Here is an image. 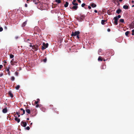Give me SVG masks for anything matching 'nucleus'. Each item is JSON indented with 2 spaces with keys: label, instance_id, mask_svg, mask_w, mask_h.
I'll list each match as a JSON object with an SVG mask.
<instances>
[{
  "label": "nucleus",
  "instance_id": "64",
  "mask_svg": "<svg viewBox=\"0 0 134 134\" xmlns=\"http://www.w3.org/2000/svg\"><path fill=\"white\" fill-rule=\"evenodd\" d=\"M132 7H134V4L133 5H132Z\"/></svg>",
  "mask_w": 134,
  "mask_h": 134
},
{
  "label": "nucleus",
  "instance_id": "45",
  "mask_svg": "<svg viewBox=\"0 0 134 134\" xmlns=\"http://www.w3.org/2000/svg\"><path fill=\"white\" fill-rule=\"evenodd\" d=\"M76 36V37L78 39H79V38L80 37L79 36V35H77Z\"/></svg>",
  "mask_w": 134,
  "mask_h": 134
},
{
  "label": "nucleus",
  "instance_id": "52",
  "mask_svg": "<svg viewBox=\"0 0 134 134\" xmlns=\"http://www.w3.org/2000/svg\"><path fill=\"white\" fill-rule=\"evenodd\" d=\"M3 75V73L1 74H0V77L2 76Z\"/></svg>",
  "mask_w": 134,
  "mask_h": 134
},
{
  "label": "nucleus",
  "instance_id": "62",
  "mask_svg": "<svg viewBox=\"0 0 134 134\" xmlns=\"http://www.w3.org/2000/svg\"><path fill=\"white\" fill-rule=\"evenodd\" d=\"M119 1L120 2H121L122 1V0H119Z\"/></svg>",
  "mask_w": 134,
  "mask_h": 134
},
{
  "label": "nucleus",
  "instance_id": "35",
  "mask_svg": "<svg viewBox=\"0 0 134 134\" xmlns=\"http://www.w3.org/2000/svg\"><path fill=\"white\" fill-rule=\"evenodd\" d=\"M15 74L16 75L18 76V73L17 72H15Z\"/></svg>",
  "mask_w": 134,
  "mask_h": 134
},
{
  "label": "nucleus",
  "instance_id": "11",
  "mask_svg": "<svg viewBox=\"0 0 134 134\" xmlns=\"http://www.w3.org/2000/svg\"><path fill=\"white\" fill-rule=\"evenodd\" d=\"M8 94L9 96H10L12 98L13 97V94L10 91H9L8 93Z\"/></svg>",
  "mask_w": 134,
  "mask_h": 134
},
{
  "label": "nucleus",
  "instance_id": "61",
  "mask_svg": "<svg viewBox=\"0 0 134 134\" xmlns=\"http://www.w3.org/2000/svg\"><path fill=\"white\" fill-rule=\"evenodd\" d=\"M18 115V117H20V115H19H19Z\"/></svg>",
  "mask_w": 134,
  "mask_h": 134
},
{
  "label": "nucleus",
  "instance_id": "43",
  "mask_svg": "<svg viewBox=\"0 0 134 134\" xmlns=\"http://www.w3.org/2000/svg\"><path fill=\"white\" fill-rule=\"evenodd\" d=\"M101 49H99L98 51V53L99 54H99L100 52H101Z\"/></svg>",
  "mask_w": 134,
  "mask_h": 134
},
{
  "label": "nucleus",
  "instance_id": "37",
  "mask_svg": "<svg viewBox=\"0 0 134 134\" xmlns=\"http://www.w3.org/2000/svg\"><path fill=\"white\" fill-rule=\"evenodd\" d=\"M47 58H46L45 59H44L43 60V61L44 62H46L47 61Z\"/></svg>",
  "mask_w": 134,
  "mask_h": 134
},
{
  "label": "nucleus",
  "instance_id": "23",
  "mask_svg": "<svg viewBox=\"0 0 134 134\" xmlns=\"http://www.w3.org/2000/svg\"><path fill=\"white\" fill-rule=\"evenodd\" d=\"M20 87V86L19 85H18L16 87H15V88L17 90H18L19 89V88Z\"/></svg>",
  "mask_w": 134,
  "mask_h": 134
},
{
  "label": "nucleus",
  "instance_id": "33",
  "mask_svg": "<svg viewBox=\"0 0 134 134\" xmlns=\"http://www.w3.org/2000/svg\"><path fill=\"white\" fill-rule=\"evenodd\" d=\"M23 113L21 114V115H23L24 114H25V110H23Z\"/></svg>",
  "mask_w": 134,
  "mask_h": 134
},
{
  "label": "nucleus",
  "instance_id": "9",
  "mask_svg": "<svg viewBox=\"0 0 134 134\" xmlns=\"http://www.w3.org/2000/svg\"><path fill=\"white\" fill-rule=\"evenodd\" d=\"M130 29H133L134 28V21L131 22L130 25Z\"/></svg>",
  "mask_w": 134,
  "mask_h": 134
},
{
  "label": "nucleus",
  "instance_id": "46",
  "mask_svg": "<svg viewBox=\"0 0 134 134\" xmlns=\"http://www.w3.org/2000/svg\"><path fill=\"white\" fill-rule=\"evenodd\" d=\"M88 8L89 9H90L91 8V7L90 6H88Z\"/></svg>",
  "mask_w": 134,
  "mask_h": 134
},
{
  "label": "nucleus",
  "instance_id": "34",
  "mask_svg": "<svg viewBox=\"0 0 134 134\" xmlns=\"http://www.w3.org/2000/svg\"><path fill=\"white\" fill-rule=\"evenodd\" d=\"M85 4L84 3H83L81 4V6L82 7H84L85 5Z\"/></svg>",
  "mask_w": 134,
  "mask_h": 134
},
{
  "label": "nucleus",
  "instance_id": "32",
  "mask_svg": "<svg viewBox=\"0 0 134 134\" xmlns=\"http://www.w3.org/2000/svg\"><path fill=\"white\" fill-rule=\"evenodd\" d=\"M116 17L118 19H119V18H121V16L120 15H119L118 16H116Z\"/></svg>",
  "mask_w": 134,
  "mask_h": 134
},
{
  "label": "nucleus",
  "instance_id": "28",
  "mask_svg": "<svg viewBox=\"0 0 134 134\" xmlns=\"http://www.w3.org/2000/svg\"><path fill=\"white\" fill-rule=\"evenodd\" d=\"M98 60L99 61H102V59L100 57H99L98 59Z\"/></svg>",
  "mask_w": 134,
  "mask_h": 134
},
{
  "label": "nucleus",
  "instance_id": "17",
  "mask_svg": "<svg viewBox=\"0 0 134 134\" xmlns=\"http://www.w3.org/2000/svg\"><path fill=\"white\" fill-rule=\"evenodd\" d=\"M26 24H27V21H25L24 22V23H23V24H22V27H24L26 25Z\"/></svg>",
  "mask_w": 134,
  "mask_h": 134
},
{
  "label": "nucleus",
  "instance_id": "40",
  "mask_svg": "<svg viewBox=\"0 0 134 134\" xmlns=\"http://www.w3.org/2000/svg\"><path fill=\"white\" fill-rule=\"evenodd\" d=\"M33 2L35 3V4H37V3H38L36 2V0H33Z\"/></svg>",
  "mask_w": 134,
  "mask_h": 134
},
{
  "label": "nucleus",
  "instance_id": "24",
  "mask_svg": "<svg viewBox=\"0 0 134 134\" xmlns=\"http://www.w3.org/2000/svg\"><path fill=\"white\" fill-rule=\"evenodd\" d=\"M130 33V32L129 31H127L125 33V35L126 36H127Z\"/></svg>",
  "mask_w": 134,
  "mask_h": 134
},
{
  "label": "nucleus",
  "instance_id": "30",
  "mask_svg": "<svg viewBox=\"0 0 134 134\" xmlns=\"http://www.w3.org/2000/svg\"><path fill=\"white\" fill-rule=\"evenodd\" d=\"M11 80H12L14 81L15 80V78L14 76H12L11 78Z\"/></svg>",
  "mask_w": 134,
  "mask_h": 134
},
{
  "label": "nucleus",
  "instance_id": "4",
  "mask_svg": "<svg viewBox=\"0 0 134 134\" xmlns=\"http://www.w3.org/2000/svg\"><path fill=\"white\" fill-rule=\"evenodd\" d=\"M113 19L114 20V24L116 25H117L118 24V19L116 17H115Z\"/></svg>",
  "mask_w": 134,
  "mask_h": 134
},
{
  "label": "nucleus",
  "instance_id": "13",
  "mask_svg": "<svg viewBox=\"0 0 134 134\" xmlns=\"http://www.w3.org/2000/svg\"><path fill=\"white\" fill-rule=\"evenodd\" d=\"M3 112L4 113H6L7 111V110L6 108H4L2 110Z\"/></svg>",
  "mask_w": 134,
  "mask_h": 134
},
{
  "label": "nucleus",
  "instance_id": "8",
  "mask_svg": "<svg viewBox=\"0 0 134 134\" xmlns=\"http://www.w3.org/2000/svg\"><path fill=\"white\" fill-rule=\"evenodd\" d=\"M21 125L24 127H25L27 125V123L26 122L22 121L21 122Z\"/></svg>",
  "mask_w": 134,
  "mask_h": 134
},
{
  "label": "nucleus",
  "instance_id": "36",
  "mask_svg": "<svg viewBox=\"0 0 134 134\" xmlns=\"http://www.w3.org/2000/svg\"><path fill=\"white\" fill-rule=\"evenodd\" d=\"M26 129L27 130H29L30 129V127L29 126H27L26 128Z\"/></svg>",
  "mask_w": 134,
  "mask_h": 134
},
{
  "label": "nucleus",
  "instance_id": "44",
  "mask_svg": "<svg viewBox=\"0 0 134 134\" xmlns=\"http://www.w3.org/2000/svg\"><path fill=\"white\" fill-rule=\"evenodd\" d=\"M19 38V37L18 36H15V38L16 39H18Z\"/></svg>",
  "mask_w": 134,
  "mask_h": 134
},
{
  "label": "nucleus",
  "instance_id": "31",
  "mask_svg": "<svg viewBox=\"0 0 134 134\" xmlns=\"http://www.w3.org/2000/svg\"><path fill=\"white\" fill-rule=\"evenodd\" d=\"M20 112H21V111H19L18 112V111L16 112V114L17 115H18L19 114Z\"/></svg>",
  "mask_w": 134,
  "mask_h": 134
},
{
  "label": "nucleus",
  "instance_id": "47",
  "mask_svg": "<svg viewBox=\"0 0 134 134\" xmlns=\"http://www.w3.org/2000/svg\"><path fill=\"white\" fill-rule=\"evenodd\" d=\"M107 31L108 32H110V29H107Z\"/></svg>",
  "mask_w": 134,
  "mask_h": 134
},
{
  "label": "nucleus",
  "instance_id": "55",
  "mask_svg": "<svg viewBox=\"0 0 134 134\" xmlns=\"http://www.w3.org/2000/svg\"><path fill=\"white\" fill-rule=\"evenodd\" d=\"M20 109L21 110H22V111H23V110H24V109L23 108H20Z\"/></svg>",
  "mask_w": 134,
  "mask_h": 134
},
{
  "label": "nucleus",
  "instance_id": "50",
  "mask_svg": "<svg viewBox=\"0 0 134 134\" xmlns=\"http://www.w3.org/2000/svg\"><path fill=\"white\" fill-rule=\"evenodd\" d=\"M3 62H4V63H5V64H6V63H7V62H6V60H4L3 61Z\"/></svg>",
  "mask_w": 134,
  "mask_h": 134
},
{
  "label": "nucleus",
  "instance_id": "10",
  "mask_svg": "<svg viewBox=\"0 0 134 134\" xmlns=\"http://www.w3.org/2000/svg\"><path fill=\"white\" fill-rule=\"evenodd\" d=\"M14 120L17 122L18 123H19L20 122V119L19 118H18L16 116H15Z\"/></svg>",
  "mask_w": 134,
  "mask_h": 134
},
{
  "label": "nucleus",
  "instance_id": "16",
  "mask_svg": "<svg viewBox=\"0 0 134 134\" xmlns=\"http://www.w3.org/2000/svg\"><path fill=\"white\" fill-rule=\"evenodd\" d=\"M123 8L125 9H128L129 6L127 5H124L123 7Z\"/></svg>",
  "mask_w": 134,
  "mask_h": 134
},
{
  "label": "nucleus",
  "instance_id": "49",
  "mask_svg": "<svg viewBox=\"0 0 134 134\" xmlns=\"http://www.w3.org/2000/svg\"><path fill=\"white\" fill-rule=\"evenodd\" d=\"M7 71V72L9 71V69H7L6 68Z\"/></svg>",
  "mask_w": 134,
  "mask_h": 134
},
{
  "label": "nucleus",
  "instance_id": "39",
  "mask_svg": "<svg viewBox=\"0 0 134 134\" xmlns=\"http://www.w3.org/2000/svg\"><path fill=\"white\" fill-rule=\"evenodd\" d=\"M76 1V0H73L72 2V4L75 3Z\"/></svg>",
  "mask_w": 134,
  "mask_h": 134
},
{
  "label": "nucleus",
  "instance_id": "15",
  "mask_svg": "<svg viewBox=\"0 0 134 134\" xmlns=\"http://www.w3.org/2000/svg\"><path fill=\"white\" fill-rule=\"evenodd\" d=\"M106 66L105 65H102L101 67V68L102 69H104L106 68Z\"/></svg>",
  "mask_w": 134,
  "mask_h": 134
},
{
  "label": "nucleus",
  "instance_id": "22",
  "mask_svg": "<svg viewBox=\"0 0 134 134\" xmlns=\"http://www.w3.org/2000/svg\"><path fill=\"white\" fill-rule=\"evenodd\" d=\"M105 21V20H102L101 21V24L102 25L104 24V23Z\"/></svg>",
  "mask_w": 134,
  "mask_h": 134
},
{
  "label": "nucleus",
  "instance_id": "12",
  "mask_svg": "<svg viewBox=\"0 0 134 134\" xmlns=\"http://www.w3.org/2000/svg\"><path fill=\"white\" fill-rule=\"evenodd\" d=\"M91 6L93 8H94L96 7V5L94 3H93L91 4Z\"/></svg>",
  "mask_w": 134,
  "mask_h": 134
},
{
  "label": "nucleus",
  "instance_id": "53",
  "mask_svg": "<svg viewBox=\"0 0 134 134\" xmlns=\"http://www.w3.org/2000/svg\"><path fill=\"white\" fill-rule=\"evenodd\" d=\"M94 12L96 13H97V11L96 10H94Z\"/></svg>",
  "mask_w": 134,
  "mask_h": 134
},
{
  "label": "nucleus",
  "instance_id": "48",
  "mask_svg": "<svg viewBox=\"0 0 134 134\" xmlns=\"http://www.w3.org/2000/svg\"><path fill=\"white\" fill-rule=\"evenodd\" d=\"M77 1H78V2L80 3H81V1L80 0H77Z\"/></svg>",
  "mask_w": 134,
  "mask_h": 134
},
{
  "label": "nucleus",
  "instance_id": "54",
  "mask_svg": "<svg viewBox=\"0 0 134 134\" xmlns=\"http://www.w3.org/2000/svg\"><path fill=\"white\" fill-rule=\"evenodd\" d=\"M132 33L134 34V29H133L132 30Z\"/></svg>",
  "mask_w": 134,
  "mask_h": 134
},
{
  "label": "nucleus",
  "instance_id": "25",
  "mask_svg": "<svg viewBox=\"0 0 134 134\" xmlns=\"http://www.w3.org/2000/svg\"><path fill=\"white\" fill-rule=\"evenodd\" d=\"M113 2L114 4H116V2L118 3V0H113Z\"/></svg>",
  "mask_w": 134,
  "mask_h": 134
},
{
  "label": "nucleus",
  "instance_id": "56",
  "mask_svg": "<svg viewBox=\"0 0 134 134\" xmlns=\"http://www.w3.org/2000/svg\"><path fill=\"white\" fill-rule=\"evenodd\" d=\"M27 4H25V6L26 7H27Z\"/></svg>",
  "mask_w": 134,
  "mask_h": 134
},
{
  "label": "nucleus",
  "instance_id": "3",
  "mask_svg": "<svg viewBox=\"0 0 134 134\" xmlns=\"http://www.w3.org/2000/svg\"><path fill=\"white\" fill-rule=\"evenodd\" d=\"M80 32L79 31H76L74 32H72L71 34L72 36H75L80 34Z\"/></svg>",
  "mask_w": 134,
  "mask_h": 134
},
{
  "label": "nucleus",
  "instance_id": "29",
  "mask_svg": "<svg viewBox=\"0 0 134 134\" xmlns=\"http://www.w3.org/2000/svg\"><path fill=\"white\" fill-rule=\"evenodd\" d=\"M72 4L75 6H77L78 5V4L77 3H75V2L73 3Z\"/></svg>",
  "mask_w": 134,
  "mask_h": 134
},
{
  "label": "nucleus",
  "instance_id": "63",
  "mask_svg": "<svg viewBox=\"0 0 134 134\" xmlns=\"http://www.w3.org/2000/svg\"><path fill=\"white\" fill-rule=\"evenodd\" d=\"M118 5H120V3L118 1Z\"/></svg>",
  "mask_w": 134,
  "mask_h": 134
},
{
  "label": "nucleus",
  "instance_id": "42",
  "mask_svg": "<svg viewBox=\"0 0 134 134\" xmlns=\"http://www.w3.org/2000/svg\"><path fill=\"white\" fill-rule=\"evenodd\" d=\"M39 105L38 104H36V107L37 108L39 107Z\"/></svg>",
  "mask_w": 134,
  "mask_h": 134
},
{
  "label": "nucleus",
  "instance_id": "18",
  "mask_svg": "<svg viewBox=\"0 0 134 134\" xmlns=\"http://www.w3.org/2000/svg\"><path fill=\"white\" fill-rule=\"evenodd\" d=\"M26 112L29 114L30 113V110L29 109H26L25 110Z\"/></svg>",
  "mask_w": 134,
  "mask_h": 134
},
{
  "label": "nucleus",
  "instance_id": "19",
  "mask_svg": "<svg viewBox=\"0 0 134 134\" xmlns=\"http://www.w3.org/2000/svg\"><path fill=\"white\" fill-rule=\"evenodd\" d=\"M68 3L67 2H66L65 4L64 5V7H68Z\"/></svg>",
  "mask_w": 134,
  "mask_h": 134
},
{
  "label": "nucleus",
  "instance_id": "1",
  "mask_svg": "<svg viewBox=\"0 0 134 134\" xmlns=\"http://www.w3.org/2000/svg\"><path fill=\"white\" fill-rule=\"evenodd\" d=\"M85 15L80 14V16L79 18H78L76 19L80 21H82L85 18Z\"/></svg>",
  "mask_w": 134,
  "mask_h": 134
},
{
  "label": "nucleus",
  "instance_id": "20",
  "mask_svg": "<svg viewBox=\"0 0 134 134\" xmlns=\"http://www.w3.org/2000/svg\"><path fill=\"white\" fill-rule=\"evenodd\" d=\"M37 101H35V103L36 104H37L40 101L39 99L38 98L37 99Z\"/></svg>",
  "mask_w": 134,
  "mask_h": 134
},
{
  "label": "nucleus",
  "instance_id": "6",
  "mask_svg": "<svg viewBox=\"0 0 134 134\" xmlns=\"http://www.w3.org/2000/svg\"><path fill=\"white\" fill-rule=\"evenodd\" d=\"M70 9H72L73 10H76L78 8V7L77 6H74L72 7H70Z\"/></svg>",
  "mask_w": 134,
  "mask_h": 134
},
{
  "label": "nucleus",
  "instance_id": "2",
  "mask_svg": "<svg viewBox=\"0 0 134 134\" xmlns=\"http://www.w3.org/2000/svg\"><path fill=\"white\" fill-rule=\"evenodd\" d=\"M43 46L42 47V50H44L48 47V43H45L43 42L42 44Z\"/></svg>",
  "mask_w": 134,
  "mask_h": 134
},
{
  "label": "nucleus",
  "instance_id": "60",
  "mask_svg": "<svg viewBox=\"0 0 134 134\" xmlns=\"http://www.w3.org/2000/svg\"><path fill=\"white\" fill-rule=\"evenodd\" d=\"M132 2L133 3L134 2V1L133 0H132Z\"/></svg>",
  "mask_w": 134,
  "mask_h": 134
},
{
  "label": "nucleus",
  "instance_id": "59",
  "mask_svg": "<svg viewBox=\"0 0 134 134\" xmlns=\"http://www.w3.org/2000/svg\"><path fill=\"white\" fill-rule=\"evenodd\" d=\"M30 47H33V46H32L31 44V45H30Z\"/></svg>",
  "mask_w": 134,
  "mask_h": 134
},
{
  "label": "nucleus",
  "instance_id": "51",
  "mask_svg": "<svg viewBox=\"0 0 134 134\" xmlns=\"http://www.w3.org/2000/svg\"><path fill=\"white\" fill-rule=\"evenodd\" d=\"M8 72V75L9 76H10V71Z\"/></svg>",
  "mask_w": 134,
  "mask_h": 134
},
{
  "label": "nucleus",
  "instance_id": "58",
  "mask_svg": "<svg viewBox=\"0 0 134 134\" xmlns=\"http://www.w3.org/2000/svg\"><path fill=\"white\" fill-rule=\"evenodd\" d=\"M27 120H29V118H27L26 119Z\"/></svg>",
  "mask_w": 134,
  "mask_h": 134
},
{
  "label": "nucleus",
  "instance_id": "7",
  "mask_svg": "<svg viewBox=\"0 0 134 134\" xmlns=\"http://www.w3.org/2000/svg\"><path fill=\"white\" fill-rule=\"evenodd\" d=\"M17 62H16L14 60V59H12L10 62L11 64L12 65H15V63H16Z\"/></svg>",
  "mask_w": 134,
  "mask_h": 134
},
{
  "label": "nucleus",
  "instance_id": "14",
  "mask_svg": "<svg viewBox=\"0 0 134 134\" xmlns=\"http://www.w3.org/2000/svg\"><path fill=\"white\" fill-rule=\"evenodd\" d=\"M121 12V10L120 9H119L116 10V13L118 14H119Z\"/></svg>",
  "mask_w": 134,
  "mask_h": 134
},
{
  "label": "nucleus",
  "instance_id": "27",
  "mask_svg": "<svg viewBox=\"0 0 134 134\" xmlns=\"http://www.w3.org/2000/svg\"><path fill=\"white\" fill-rule=\"evenodd\" d=\"M55 1L58 3H61V0H56Z\"/></svg>",
  "mask_w": 134,
  "mask_h": 134
},
{
  "label": "nucleus",
  "instance_id": "41",
  "mask_svg": "<svg viewBox=\"0 0 134 134\" xmlns=\"http://www.w3.org/2000/svg\"><path fill=\"white\" fill-rule=\"evenodd\" d=\"M3 67L2 65H0V69H1Z\"/></svg>",
  "mask_w": 134,
  "mask_h": 134
},
{
  "label": "nucleus",
  "instance_id": "57",
  "mask_svg": "<svg viewBox=\"0 0 134 134\" xmlns=\"http://www.w3.org/2000/svg\"><path fill=\"white\" fill-rule=\"evenodd\" d=\"M6 68L7 69H9H9H10V67H8V68Z\"/></svg>",
  "mask_w": 134,
  "mask_h": 134
},
{
  "label": "nucleus",
  "instance_id": "38",
  "mask_svg": "<svg viewBox=\"0 0 134 134\" xmlns=\"http://www.w3.org/2000/svg\"><path fill=\"white\" fill-rule=\"evenodd\" d=\"M3 30V28L2 27H0V32L2 31Z\"/></svg>",
  "mask_w": 134,
  "mask_h": 134
},
{
  "label": "nucleus",
  "instance_id": "21",
  "mask_svg": "<svg viewBox=\"0 0 134 134\" xmlns=\"http://www.w3.org/2000/svg\"><path fill=\"white\" fill-rule=\"evenodd\" d=\"M119 21L120 23H124V20L123 19H121Z\"/></svg>",
  "mask_w": 134,
  "mask_h": 134
},
{
  "label": "nucleus",
  "instance_id": "5",
  "mask_svg": "<svg viewBox=\"0 0 134 134\" xmlns=\"http://www.w3.org/2000/svg\"><path fill=\"white\" fill-rule=\"evenodd\" d=\"M38 46L36 44L33 46V47H32V49L35 50V51H37L38 49Z\"/></svg>",
  "mask_w": 134,
  "mask_h": 134
},
{
  "label": "nucleus",
  "instance_id": "26",
  "mask_svg": "<svg viewBox=\"0 0 134 134\" xmlns=\"http://www.w3.org/2000/svg\"><path fill=\"white\" fill-rule=\"evenodd\" d=\"M14 57V55L12 54L10 55V58H13Z\"/></svg>",
  "mask_w": 134,
  "mask_h": 134
}]
</instances>
